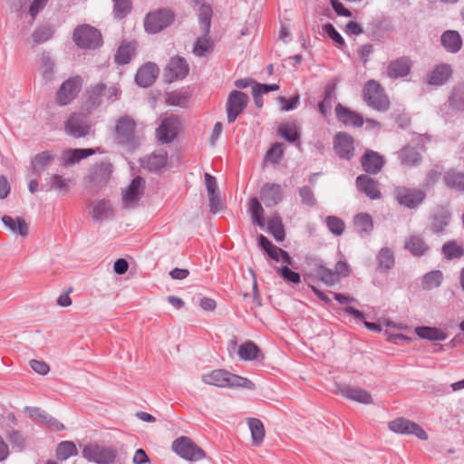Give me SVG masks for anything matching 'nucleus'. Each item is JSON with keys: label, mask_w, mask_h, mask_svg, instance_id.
<instances>
[{"label": "nucleus", "mask_w": 464, "mask_h": 464, "mask_svg": "<svg viewBox=\"0 0 464 464\" xmlns=\"http://www.w3.org/2000/svg\"><path fill=\"white\" fill-rule=\"evenodd\" d=\"M201 380L208 385L217 387H240L254 390L255 384L249 379L233 374L227 370L218 369L202 374Z\"/></svg>", "instance_id": "1"}, {"label": "nucleus", "mask_w": 464, "mask_h": 464, "mask_svg": "<svg viewBox=\"0 0 464 464\" xmlns=\"http://www.w3.org/2000/svg\"><path fill=\"white\" fill-rule=\"evenodd\" d=\"M307 271L304 273V280L308 282H322L327 286H333L337 284V276L334 270L329 268L324 260L316 256H307L305 258Z\"/></svg>", "instance_id": "2"}, {"label": "nucleus", "mask_w": 464, "mask_h": 464, "mask_svg": "<svg viewBox=\"0 0 464 464\" xmlns=\"http://www.w3.org/2000/svg\"><path fill=\"white\" fill-rule=\"evenodd\" d=\"M82 454L89 462L113 464L118 457V450L114 447L92 442L83 446Z\"/></svg>", "instance_id": "3"}, {"label": "nucleus", "mask_w": 464, "mask_h": 464, "mask_svg": "<svg viewBox=\"0 0 464 464\" xmlns=\"http://www.w3.org/2000/svg\"><path fill=\"white\" fill-rule=\"evenodd\" d=\"M363 97L367 105L375 111L383 112L390 107V102L384 89L375 80H369L363 88Z\"/></svg>", "instance_id": "4"}, {"label": "nucleus", "mask_w": 464, "mask_h": 464, "mask_svg": "<svg viewBox=\"0 0 464 464\" xmlns=\"http://www.w3.org/2000/svg\"><path fill=\"white\" fill-rule=\"evenodd\" d=\"M174 13L168 8L150 12L144 18V30L150 34H158L172 24Z\"/></svg>", "instance_id": "5"}, {"label": "nucleus", "mask_w": 464, "mask_h": 464, "mask_svg": "<svg viewBox=\"0 0 464 464\" xmlns=\"http://www.w3.org/2000/svg\"><path fill=\"white\" fill-rule=\"evenodd\" d=\"M136 122L129 115L121 116L115 125V139L117 142L128 149H134L137 146L135 139Z\"/></svg>", "instance_id": "6"}, {"label": "nucleus", "mask_w": 464, "mask_h": 464, "mask_svg": "<svg viewBox=\"0 0 464 464\" xmlns=\"http://www.w3.org/2000/svg\"><path fill=\"white\" fill-rule=\"evenodd\" d=\"M73 41L82 49H97L102 45L101 32L89 24L79 25L74 29Z\"/></svg>", "instance_id": "7"}, {"label": "nucleus", "mask_w": 464, "mask_h": 464, "mask_svg": "<svg viewBox=\"0 0 464 464\" xmlns=\"http://www.w3.org/2000/svg\"><path fill=\"white\" fill-rule=\"evenodd\" d=\"M171 449L178 456L188 461H198L206 457L205 451L186 436L176 439Z\"/></svg>", "instance_id": "8"}, {"label": "nucleus", "mask_w": 464, "mask_h": 464, "mask_svg": "<svg viewBox=\"0 0 464 464\" xmlns=\"http://www.w3.org/2000/svg\"><path fill=\"white\" fill-rule=\"evenodd\" d=\"M66 133L75 139L84 138L92 132V124L87 115L74 112L65 121Z\"/></svg>", "instance_id": "9"}, {"label": "nucleus", "mask_w": 464, "mask_h": 464, "mask_svg": "<svg viewBox=\"0 0 464 464\" xmlns=\"http://www.w3.org/2000/svg\"><path fill=\"white\" fill-rule=\"evenodd\" d=\"M248 102L249 97L246 93L237 90L230 92L226 102L228 123H233L237 120L246 108Z\"/></svg>", "instance_id": "10"}, {"label": "nucleus", "mask_w": 464, "mask_h": 464, "mask_svg": "<svg viewBox=\"0 0 464 464\" xmlns=\"http://www.w3.org/2000/svg\"><path fill=\"white\" fill-rule=\"evenodd\" d=\"M82 86V79L81 76L68 78L57 91L56 102L62 106L69 104L78 95Z\"/></svg>", "instance_id": "11"}, {"label": "nucleus", "mask_w": 464, "mask_h": 464, "mask_svg": "<svg viewBox=\"0 0 464 464\" xmlns=\"http://www.w3.org/2000/svg\"><path fill=\"white\" fill-rule=\"evenodd\" d=\"M180 128V121L178 116H170L161 119L160 126L156 130V136L163 144L171 143L178 136Z\"/></svg>", "instance_id": "12"}, {"label": "nucleus", "mask_w": 464, "mask_h": 464, "mask_svg": "<svg viewBox=\"0 0 464 464\" xmlns=\"http://www.w3.org/2000/svg\"><path fill=\"white\" fill-rule=\"evenodd\" d=\"M189 72V66L186 59L176 55L169 59L164 69V78L167 82H173L184 79Z\"/></svg>", "instance_id": "13"}, {"label": "nucleus", "mask_w": 464, "mask_h": 464, "mask_svg": "<svg viewBox=\"0 0 464 464\" xmlns=\"http://www.w3.org/2000/svg\"><path fill=\"white\" fill-rule=\"evenodd\" d=\"M431 137L426 134L411 133L408 144V165H417L421 160V153L425 152V144L430 141Z\"/></svg>", "instance_id": "14"}, {"label": "nucleus", "mask_w": 464, "mask_h": 464, "mask_svg": "<svg viewBox=\"0 0 464 464\" xmlns=\"http://www.w3.org/2000/svg\"><path fill=\"white\" fill-rule=\"evenodd\" d=\"M334 150L340 159L351 160L354 156L353 136L343 131L337 132L334 137Z\"/></svg>", "instance_id": "15"}, {"label": "nucleus", "mask_w": 464, "mask_h": 464, "mask_svg": "<svg viewBox=\"0 0 464 464\" xmlns=\"http://www.w3.org/2000/svg\"><path fill=\"white\" fill-rule=\"evenodd\" d=\"M361 166L366 175L380 173L385 164L384 157L372 150H365L360 160Z\"/></svg>", "instance_id": "16"}, {"label": "nucleus", "mask_w": 464, "mask_h": 464, "mask_svg": "<svg viewBox=\"0 0 464 464\" xmlns=\"http://www.w3.org/2000/svg\"><path fill=\"white\" fill-rule=\"evenodd\" d=\"M113 165L110 161H101L92 166L88 174L89 182L95 186L105 185L111 179Z\"/></svg>", "instance_id": "17"}, {"label": "nucleus", "mask_w": 464, "mask_h": 464, "mask_svg": "<svg viewBox=\"0 0 464 464\" xmlns=\"http://www.w3.org/2000/svg\"><path fill=\"white\" fill-rule=\"evenodd\" d=\"M452 68L449 63H441L427 74L426 82L428 85L440 87L446 84L452 77Z\"/></svg>", "instance_id": "18"}, {"label": "nucleus", "mask_w": 464, "mask_h": 464, "mask_svg": "<svg viewBox=\"0 0 464 464\" xmlns=\"http://www.w3.org/2000/svg\"><path fill=\"white\" fill-rule=\"evenodd\" d=\"M159 68L156 63L149 62L143 64L135 75V82L143 88L152 85L158 77Z\"/></svg>", "instance_id": "19"}, {"label": "nucleus", "mask_w": 464, "mask_h": 464, "mask_svg": "<svg viewBox=\"0 0 464 464\" xmlns=\"http://www.w3.org/2000/svg\"><path fill=\"white\" fill-rule=\"evenodd\" d=\"M337 390L342 396L348 400L363 404H371L372 402L371 394L360 387L339 385Z\"/></svg>", "instance_id": "20"}, {"label": "nucleus", "mask_w": 464, "mask_h": 464, "mask_svg": "<svg viewBox=\"0 0 464 464\" xmlns=\"http://www.w3.org/2000/svg\"><path fill=\"white\" fill-rule=\"evenodd\" d=\"M358 189L364 193L370 199L376 200L381 198L379 184L369 175L361 174L355 180Z\"/></svg>", "instance_id": "21"}, {"label": "nucleus", "mask_w": 464, "mask_h": 464, "mask_svg": "<svg viewBox=\"0 0 464 464\" xmlns=\"http://www.w3.org/2000/svg\"><path fill=\"white\" fill-rule=\"evenodd\" d=\"M96 153L94 149H67L62 153L61 160L63 166H72L82 160Z\"/></svg>", "instance_id": "22"}, {"label": "nucleus", "mask_w": 464, "mask_h": 464, "mask_svg": "<svg viewBox=\"0 0 464 464\" xmlns=\"http://www.w3.org/2000/svg\"><path fill=\"white\" fill-rule=\"evenodd\" d=\"M335 113L338 121L344 125L361 127L364 122L362 117L359 113L343 106L341 103L336 105Z\"/></svg>", "instance_id": "23"}, {"label": "nucleus", "mask_w": 464, "mask_h": 464, "mask_svg": "<svg viewBox=\"0 0 464 464\" xmlns=\"http://www.w3.org/2000/svg\"><path fill=\"white\" fill-rule=\"evenodd\" d=\"M2 222L14 235L24 238L28 237L29 227L23 218L4 215L2 217Z\"/></svg>", "instance_id": "24"}, {"label": "nucleus", "mask_w": 464, "mask_h": 464, "mask_svg": "<svg viewBox=\"0 0 464 464\" xmlns=\"http://www.w3.org/2000/svg\"><path fill=\"white\" fill-rule=\"evenodd\" d=\"M440 44L450 53H457L462 47V39L456 30H446L440 35Z\"/></svg>", "instance_id": "25"}, {"label": "nucleus", "mask_w": 464, "mask_h": 464, "mask_svg": "<svg viewBox=\"0 0 464 464\" xmlns=\"http://www.w3.org/2000/svg\"><path fill=\"white\" fill-rule=\"evenodd\" d=\"M414 332L420 339L430 342L445 341L448 338L446 329L435 326H418L414 329Z\"/></svg>", "instance_id": "26"}, {"label": "nucleus", "mask_w": 464, "mask_h": 464, "mask_svg": "<svg viewBox=\"0 0 464 464\" xmlns=\"http://www.w3.org/2000/svg\"><path fill=\"white\" fill-rule=\"evenodd\" d=\"M137 43L122 42L114 54V62L119 65L128 64L136 53Z\"/></svg>", "instance_id": "27"}, {"label": "nucleus", "mask_w": 464, "mask_h": 464, "mask_svg": "<svg viewBox=\"0 0 464 464\" xmlns=\"http://www.w3.org/2000/svg\"><path fill=\"white\" fill-rule=\"evenodd\" d=\"M283 198V190L280 185L266 183L260 190V199L264 203H280Z\"/></svg>", "instance_id": "28"}, {"label": "nucleus", "mask_w": 464, "mask_h": 464, "mask_svg": "<svg viewBox=\"0 0 464 464\" xmlns=\"http://www.w3.org/2000/svg\"><path fill=\"white\" fill-rule=\"evenodd\" d=\"M443 182L447 188L464 193V171L448 170L443 176Z\"/></svg>", "instance_id": "29"}, {"label": "nucleus", "mask_w": 464, "mask_h": 464, "mask_svg": "<svg viewBox=\"0 0 464 464\" xmlns=\"http://www.w3.org/2000/svg\"><path fill=\"white\" fill-rule=\"evenodd\" d=\"M266 223H267V231L273 236L276 241L282 242L285 240V227L282 218L277 213L270 215Z\"/></svg>", "instance_id": "30"}, {"label": "nucleus", "mask_w": 464, "mask_h": 464, "mask_svg": "<svg viewBox=\"0 0 464 464\" xmlns=\"http://www.w3.org/2000/svg\"><path fill=\"white\" fill-rule=\"evenodd\" d=\"M430 249V246L420 236L413 235L408 239V251L414 256H423L429 253Z\"/></svg>", "instance_id": "31"}, {"label": "nucleus", "mask_w": 464, "mask_h": 464, "mask_svg": "<svg viewBox=\"0 0 464 464\" xmlns=\"http://www.w3.org/2000/svg\"><path fill=\"white\" fill-rule=\"evenodd\" d=\"M355 231L361 236H369L373 229V222L370 215L365 213L358 214L353 218Z\"/></svg>", "instance_id": "32"}, {"label": "nucleus", "mask_w": 464, "mask_h": 464, "mask_svg": "<svg viewBox=\"0 0 464 464\" xmlns=\"http://www.w3.org/2000/svg\"><path fill=\"white\" fill-rule=\"evenodd\" d=\"M431 228L434 232H441L448 226L450 219V213L443 206L440 207L431 216Z\"/></svg>", "instance_id": "33"}, {"label": "nucleus", "mask_w": 464, "mask_h": 464, "mask_svg": "<svg viewBox=\"0 0 464 464\" xmlns=\"http://www.w3.org/2000/svg\"><path fill=\"white\" fill-rule=\"evenodd\" d=\"M247 424L251 431L252 443L260 446L265 439V427L262 421L256 418H249Z\"/></svg>", "instance_id": "34"}, {"label": "nucleus", "mask_w": 464, "mask_h": 464, "mask_svg": "<svg viewBox=\"0 0 464 464\" xmlns=\"http://www.w3.org/2000/svg\"><path fill=\"white\" fill-rule=\"evenodd\" d=\"M441 253L445 259H460L464 256V247L456 240H449L443 244Z\"/></svg>", "instance_id": "35"}, {"label": "nucleus", "mask_w": 464, "mask_h": 464, "mask_svg": "<svg viewBox=\"0 0 464 464\" xmlns=\"http://www.w3.org/2000/svg\"><path fill=\"white\" fill-rule=\"evenodd\" d=\"M145 181L141 177L134 178L125 189L122 198L125 201H134L142 193Z\"/></svg>", "instance_id": "36"}, {"label": "nucleus", "mask_w": 464, "mask_h": 464, "mask_svg": "<svg viewBox=\"0 0 464 464\" xmlns=\"http://www.w3.org/2000/svg\"><path fill=\"white\" fill-rule=\"evenodd\" d=\"M335 99V85L328 84L324 89V99L318 103V110L323 116H327L332 110Z\"/></svg>", "instance_id": "37"}, {"label": "nucleus", "mask_w": 464, "mask_h": 464, "mask_svg": "<svg viewBox=\"0 0 464 464\" xmlns=\"http://www.w3.org/2000/svg\"><path fill=\"white\" fill-rule=\"evenodd\" d=\"M213 11L209 5L203 4L199 7L198 21L202 34L208 36L210 32Z\"/></svg>", "instance_id": "38"}, {"label": "nucleus", "mask_w": 464, "mask_h": 464, "mask_svg": "<svg viewBox=\"0 0 464 464\" xmlns=\"http://www.w3.org/2000/svg\"><path fill=\"white\" fill-rule=\"evenodd\" d=\"M54 160V155L50 150L36 154L32 160V166L36 172L43 171L50 166Z\"/></svg>", "instance_id": "39"}, {"label": "nucleus", "mask_w": 464, "mask_h": 464, "mask_svg": "<svg viewBox=\"0 0 464 464\" xmlns=\"http://www.w3.org/2000/svg\"><path fill=\"white\" fill-rule=\"evenodd\" d=\"M168 161V153L165 150L152 153L147 160V168L150 171H158L164 168Z\"/></svg>", "instance_id": "40"}, {"label": "nucleus", "mask_w": 464, "mask_h": 464, "mask_svg": "<svg viewBox=\"0 0 464 464\" xmlns=\"http://www.w3.org/2000/svg\"><path fill=\"white\" fill-rule=\"evenodd\" d=\"M89 214L94 221H103L113 216L110 205H90Z\"/></svg>", "instance_id": "41"}, {"label": "nucleus", "mask_w": 464, "mask_h": 464, "mask_svg": "<svg viewBox=\"0 0 464 464\" xmlns=\"http://www.w3.org/2000/svg\"><path fill=\"white\" fill-rule=\"evenodd\" d=\"M387 74L391 79L406 76V58L401 57L392 61L387 67Z\"/></svg>", "instance_id": "42"}, {"label": "nucleus", "mask_w": 464, "mask_h": 464, "mask_svg": "<svg viewBox=\"0 0 464 464\" xmlns=\"http://www.w3.org/2000/svg\"><path fill=\"white\" fill-rule=\"evenodd\" d=\"M443 281V273L440 270H432L422 277V287L427 290L439 287Z\"/></svg>", "instance_id": "43"}, {"label": "nucleus", "mask_w": 464, "mask_h": 464, "mask_svg": "<svg viewBox=\"0 0 464 464\" xmlns=\"http://www.w3.org/2000/svg\"><path fill=\"white\" fill-rule=\"evenodd\" d=\"M278 134L288 142H295L300 139V132L295 123L281 124Z\"/></svg>", "instance_id": "44"}, {"label": "nucleus", "mask_w": 464, "mask_h": 464, "mask_svg": "<svg viewBox=\"0 0 464 464\" xmlns=\"http://www.w3.org/2000/svg\"><path fill=\"white\" fill-rule=\"evenodd\" d=\"M259 353V348L253 342H246L238 348V355L240 359L245 361L257 359Z\"/></svg>", "instance_id": "45"}, {"label": "nucleus", "mask_w": 464, "mask_h": 464, "mask_svg": "<svg viewBox=\"0 0 464 464\" xmlns=\"http://www.w3.org/2000/svg\"><path fill=\"white\" fill-rule=\"evenodd\" d=\"M378 268L382 271H387L394 265V256L388 247H382L377 256Z\"/></svg>", "instance_id": "46"}, {"label": "nucleus", "mask_w": 464, "mask_h": 464, "mask_svg": "<svg viewBox=\"0 0 464 464\" xmlns=\"http://www.w3.org/2000/svg\"><path fill=\"white\" fill-rule=\"evenodd\" d=\"M77 454L76 445L72 441H62L57 446L56 456L61 460H65Z\"/></svg>", "instance_id": "47"}, {"label": "nucleus", "mask_w": 464, "mask_h": 464, "mask_svg": "<svg viewBox=\"0 0 464 464\" xmlns=\"http://www.w3.org/2000/svg\"><path fill=\"white\" fill-rule=\"evenodd\" d=\"M248 214L254 225L261 228L265 227L267 220L266 219V213L262 205H250Z\"/></svg>", "instance_id": "48"}, {"label": "nucleus", "mask_w": 464, "mask_h": 464, "mask_svg": "<svg viewBox=\"0 0 464 464\" xmlns=\"http://www.w3.org/2000/svg\"><path fill=\"white\" fill-rule=\"evenodd\" d=\"M204 178L209 203H220L216 178L209 173H205Z\"/></svg>", "instance_id": "49"}, {"label": "nucleus", "mask_w": 464, "mask_h": 464, "mask_svg": "<svg viewBox=\"0 0 464 464\" xmlns=\"http://www.w3.org/2000/svg\"><path fill=\"white\" fill-rule=\"evenodd\" d=\"M284 154L283 144L276 142L273 144L265 154L264 160L272 164H278Z\"/></svg>", "instance_id": "50"}, {"label": "nucleus", "mask_w": 464, "mask_h": 464, "mask_svg": "<svg viewBox=\"0 0 464 464\" xmlns=\"http://www.w3.org/2000/svg\"><path fill=\"white\" fill-rule=\"evenodd\" d=\"M71 179H64L63 176L53 174L50 179V188L60 193H65L69 189Z\"/></svg>", "instance_id": "51"}, {"label": "nucleus", "mask_w": 464, "mask_h": 464, "mask_svg": "<svg viewBox=\"0 0 464 464\" xmlns=\"http://www.w3.org/2000/svg\"><path fill=\"white\" fill-rule=\"evenodd\" d=\"M53 35V30L49 25L37 27L33 33V40L35 44H43L50 40Z\"/></svg>", "instance_id": "52"}, {"label": "nucleus", "mask_w": 464, "mask_h": 464, "mask_svg": "<svg viewBox=\"0 0 464 464\" xmlns=\"http://www.w3.org/2000/svg\"><path fill=\"white\" fill-rule=\"evenodd\" d=\"M42 75L45 82H51L54 75V62L48 54L42 56Z\"/></svg>", "instance_id": "53"}, {"label": "nucleus", "mask_w": 464, "mask_h": 464, "mask_svg": "<svg viewBox=\"0 0 464 464\" xmlns=\"http://www.w3.org/2000/svg\"><path fill=\"white\" fill-rule=\"evenodd\" d=\"M212 50V45L208 38V36H205L203 34L202 37L198 38L194 47H193V53L196 56L203 57L206 55L207 53L210 52Z\"/></svg>", "instance_id": "54"}, {"label": "nucleus", "mask_w": 464, "mask_h": 464, "mask_svg": "<svg viewBox=\"0 0 464 464\" xmlns=\"http://www.w3.org/2000/svg\"><path fill=\"white\" fill-rule=\"evenodd\" d=\"M113 13L117 19H123L131 11L130 0H112Z\"/></svg>", "instance_id": "55"}, {"label": "nucleus", "mask_w": 464, "mask_h": 464, "mask_svg": "<svg viewBox=\"0 0 464 464\" xmlns=\"http://www.w3.org/2000/svg\"><path fill=\"white\" fill-rule=\"evenodd\" d=\"M166 102L169 105L185 107L188 102V96L183 92H172L167 94Z\"/></svg>", "instance_id": "56"}, {"label": "nucleus", "mask_w": 464, "mask_h": 464, "mask_svg": "<svg viewBox=\"0 0 464 464\" xmlns=\"http://www.w3.org/2000/svg\"><path fill=\"white\" fill-rule=\"evenodd\" d=\"M323 31L327 36L332 39L336 46L340 49L345 45V42L340 33L335 29V27L331 24L327 23L323 26Z\"/></svg>", "instance_id": "57"}, {"label": "nucleus", "mask_w": 464, "mask_h": 464, "mask_svg": "<svg viewBox=\"0 0 464 464\" xmlns=\"http://www.w3.org/2000/svg\"><path fill=\"white\" fill-rule=\"evenodd\" d=\"M448 102L450 108L464 111V90L453 91Z\"/></svg>", "instance_id": "58"}, {"label": "nucleus", "mask_w": 464, "mask_h": 464, "mask_svg": "<svg viewBox=\"0 0 464 464\" xmlns=\"http://www.w3.org/2000/svg\"><path fill=\"white\" fill-rule=\"evenodd\" d=\"M326 225L329 230L336 236H341L345 227L343 221L334 216H330L326 218Z\"/></svg>", "instance_id": "59"}, {"label": "nucleus", "mask_w": 464, "mask_h": 464, "mask_svg": "<svg viewBox=\"0 0 464 464\" xmlns=\"http://www.w3.org/2000/svg\"><path fill=\"white\" fill-rule=\"evenodd\" d=\"M278 102L281 106V110L284 111H290L297 108L300 103V97L298 94L287 99L285 97L280 96L278 98Z\"/></svg>", "instance_id": "60"}, {"label": "nucleus", "mask_w": 464, "mask_h": 464, "mask_svg": "<svg viewBox=\"0 0 464 464\" xmlns=\"http://www.w3.org/2000/svg\"><path fill=\"white\" fill-rule=\"evenodd\" d=\"M277 272L287 282L298 284L301 282V276L298 273L291 270L287 266L279 268Z\"/></svg>", "instance_id": "61"}, {"label": "nucleus", "mask_w": 464, "mask_h": 464, "mask_svg": "<svg viewBox=\"0 0 464 464\" xmlns=\"http://www.w3.org/2000/svg\"><path fill=\"white\" fill-rule=\"evenodd\" d=\"M350 273V266L346 261L339 260L335 264L334 274L337 276V283L340 282L341 277H346Z\"/></svg>", "instance_id": "62"}, {"label": "nucleus", "mask_w": 464, "mask_h": 464, "mask_svg": "<svg viewBox=\"0 0 464 464\" xmlns=\"http://www.w3.org/2000/svg\"><path fill=\"white\" fill-rule=\"evenodd\" d=\"M408 434L415 435L421 440H428L427 432L417 423L408 420Z\"/></svg>", "instance_id": "63"}, {"label": "nucleus", "mask_w": 464, "mask_h": 464, "mask_svg": "<svg viewBox=\"0 0 464 464\" xmlns=\"http://www.w3.org/2000/svg\"><path fill=\"white\" fill-rule=\"evenodd\" d=\"M389 429L395 433H406V420L404 418H397L390 421L388 424Z\"/></svg>", "instance_id": "64"}]
</instances>
